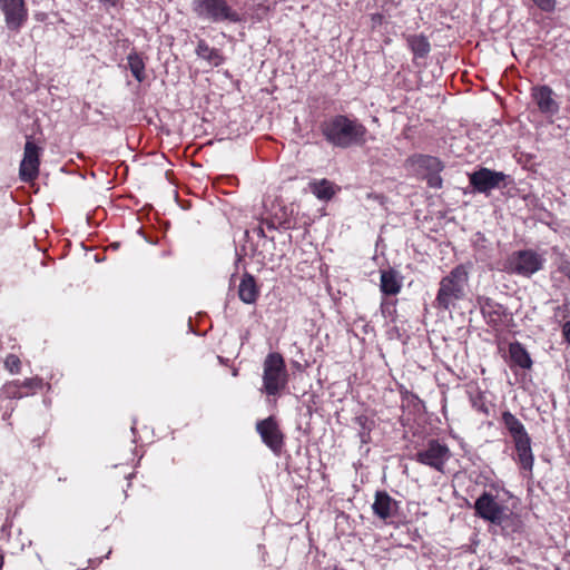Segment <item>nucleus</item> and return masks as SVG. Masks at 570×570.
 Returning a JSON list of instances; mask_svg holds the SVG:
<instances>
[{
	"label": "nucleus",
	"mask_w": 570,
	"mask_h": 570,
	"mask_svg": "<svg viewBox=\"0 0 570 570\" xmlns=\"http://www.w3.org/2000/svg\"><path fill=\"white\" fill-rule=\"evenodd\" d=\"M320 128L325 140L337 148L346 149L366 142V127L345 115H336L323 121Z\"/></svg>",
	"instance_id": "nucleus-1"
},
{
	"label": "nucleus",
	"mask_w": 570,
	"mask_h": 570,
	"mask_svg": "<svg viewBox=\"0 0 570 570\" xmlns=\"http://www.w3.org/2000/svg\"><path fill=\"white\" fill-rule=\"evenodd\" d=\"M471 263L459 264L439 283V289L434 299V307L442 311L456 308L463 301L469 288Z\"/></svg>",
	"instance_id": "nucleus-2"
},
{
	"label": "nucleus",
	"mask_w": 570,
	"mask_h": 570,
	"mask_svg": "<svg viewBox=\"0 0 570 570\" xmlns=\"http://www.w3.org/2000/svg\"><path fill=\"white\" fill-rule=\"evenodd\" d=\"M287 384V371L279 353H269L264 361L263 391L267 395H278Z\"/></svg>",
	"instance_id": "nucleus-3"
},
{
	"label": "nucleus",
	"mask_w": 570,
	"mask_h": 570,
	"mask_svg": "<svg viewBox=\"0 0 570 570\" xmlns=\"http://www.w3.org/2000/svg\"><path fill=\"white\" fill-rule=\"evenodd\" d=\"M544 258L532 249L512 253L505 262L504 271L523 277H531L543 268Z\"/></svg>",
	"instance_id": "nucleus-4"
},
{
	"label": "nucleus",
	"mask_w": 570,
	"mask_h": 570,
	"mask_svg": "<svg viewBox=\"0 0 570 570\" xmlns=\"http://www.w3.org/2000/svg\"><path fill=\"white\" fill-rule=\"evenodd\" d=\"M193 10L198 17L214 22L240 21V16L228 6L226 0H195L193 2Z\"/></svg>",
	"instance_id": "nucleus-5"
},
{
	"label": "nucleus",
	"mask_w": 570,
	"mask_h": 570,
	"mask_svg": "<svg viewBox=\"0 0 570 570\" xmlns=\"http://www.w3.org/2000/svg\"><path fill=\"white\" fill-rule=\"evenodd\" d=\"M474 511L478 517L497 525H501L508 515L505 513L507 508L499 504L489 492H483L475 500Z\"/></svg>",
	"instance_id": "nucleus-6"
},
{
	"label": "nucleus",
	"mask_w": 570,
	"mask_h": 570,
	"mask_svg": "<svg viewBox=\"0 0 570 570\" xmlns=\"http://www.w3.org/2000/svg\"><path fill=\"white\" fill-rule=\"evenodd\" d=\"M450 456V449L445 444H441L438 440H430L426 448L416 452L414 458L417 462L443 472Z\"/></svg>",
	"instance_id": "nucleus-7"
},
{
	"label": "nucleus",
	"mask_w": 570,
	"mask_h": 570,
	"mask_svg": "<svg viewBox=\"0 0 570 570\" xmlns=\"http://www.w3.org/2000/svg\"><path fill=\"white\" fill-rule=\"evenodd\" d=\"M40 150L32 138L28 137L19 169V176L22 181L30 183L37 178L40 165Z\"/></svg>",
	"instance_id": "nucleus-8"
},
{
	"label": "nucleus",
	"mask_w": 570,
	"mask_h": 570,
	"mask_svg": "<svg viewBox=\"0 0 570 570\" xmlns=\"http://www.w3.org/2000/svg\"><path fill=\"white\" fill-rule=\"evenodd\" d=\"M256 431L263 442L274 452L281 453L284 446V433L281 431L274 416L261 420L256 423Z\"/></svg>",
	"instance_id": "nucleus-9"
},
{
	"label": "nucleus",
	"mask_w": 570,
	"mask_h": 570,
	"mask_svg": "<svg viewBox=\"0 0 570 570\" xmlns=\"http://www.w3.org/2000/svg\"><path fill=\"white\" fill-rule=\"evenodd\" d=\"M505 175L501 171H493L489 168H481L470 175V184L479 193H489L499 188L504 181Z\"/></svg>",
	"instance_id": "nucleus-10"
},
{
	"label": "nucleus",
	"mask_w": 570,
	"mask_h": 570,
	"mask_svg": "<svg viewBox=\"0 0 570 570\" xmlns=\"http://www.w3.org/2000/svg\"><path fill=\"white\" fill-rule=\"evenodd\" d=\"M0 9L4 13L7 27L19 30L27 20L28 13L23 0H0Z\"/></svg>",
	"instance_id": "nucleus-11"
},
{
	"label": "nucleus",
	"mask_w": 570,
	"mask_h": 570,
	"mask_svg": "<svg viewBox=\"0 0 570 570\" xmlns=\"http://www.w3.org/2000/svg\"><path fill=\"white\" fill-rule=\"evenodd\" d=\"M372 509L375 515L382 520L392 517L397 510V502L393 500L385 491H377Z\"/></svg>",
	"instance_id": "nucleus-12"
},
{
	"label": "nucleus",
	"mask_w": 570,
	"mask_h": 570,
	"mask_svg": "<svg viewBox=\"0 0 570 570\" xmlns=\"http://www.w3.org/2000/svg\"><path fill=\"white\" fill-rule=\"evenodd\" d=\"M552 90L548 86L533 88L532 97L538 108L543 114H556L559 109L558 104L552 98Z\"/></svg>",
	"instance_id": "nucleus-13"
},
{
	"label": "nucleus",
	"mask_w": 570,
	"mask_h": 570,
	"mask_svg": "<svg viewBox=\"0 0 570 570\" xmlns=\"http://www.w3.org/2000/svg\"><path fill=\"white\" fill-rule=\"evenodd\" d=\"M409 160L416 167L417 174L422 177H424V174L442 171L444 168L439 158L430 155H414Z\"/></svg>",
	"instance_id": "nucleus-14"
},
{
	"label": "nucleus",
	"mask_w": 570,
	"mask_h": 570,
	"mask_svg": "<svg viewBox=\"0 0 570 570\" xmlns=\"http://www.w3.org/2000/svg\"><path fill=\"white\" fill-rule=\"evenodd\" d=\"M259 291L255 277L245 273L238 286V296L246 304H253L258 297Z\"/></svg>",
	"instance_id": "nucleus-15"
},
{
	"label": "nucleus",
	"mask_w": 570,
	"mask_h": 570,
	"mask_svg": "<svg viewBox=\"0 0 570 570\" xmlns=\"http://www.w3.org/2000/svg\"><path fill=\"white\" fill-rule=\"evenodd\" d=\"M514 446L521 468L527 471H532L534 458L532 454L530 436L514 441Z\"/></svg>",
	"instance_id": "nucleus-16"
},
{
	"label": "nucleus",
	"mask_w": 570,
	"mask_h": 570,
	"mask_svg": "<svg viewBox=\"0 0 570 570\" xmlns=\"http://www.w3.org/2000/svg\"><path fill=\"white\" fill-rule=\"evenodd\" d=\"M502 423L511 435L513 442L529 436L522 422L510 411H504L501 415Z\"/></svg>",
	"instance_id": "nucleus-17"
},
{
	"label": "nucleus",
	"mask_w": 570,
	"mask_h": 570,
	"mask_svg": "<svg viewBox=\"0 0 570 570\" xmlns=\"http://www.w3.org/2000/svg\"><path fill=\"white\" fill-rule=\"evenodd\" d=\"M381 291L385 295H396L401 291V282L394 269L381 272Z\"/></svg>",
	"instance_id": "nucleus-18"
},
{
	"label": "nucleus",
	"mask_w": 570,
	"mask_h": 570,
	"mask_svg": "<svg viewBox=\"0 0 570 570\" xmlns=\"http://www.w3.org/2000/svg\"><path fill=\"white\" fill-rule=\"evenodd\" d=\"M509 354L513 364L520 366L521 368H531L532 360L521 343H511L509 346Z\"/></svg>",
	"instance_id": "nucleus-19"
},
{
	"label": "nucleus",
	"mask_w": 570,
	"mask_h": 570,
	"mask_svg": "<svg viewBox=\"0 0 570 570\" xmlns=\"http://www.w3.org/2000/svg\"><path fill=\"white\" fill-rule=\"evenodd\" d=\"M406 40L415 58H425L429 55L431 46L425 36L412 35Z\"/></svg>",
	"instance_id": "nucleus-20"
},
{
	"label": "nucleus",
	"mask_w": 570,
	"mask_h": 570,
	"mask_svg": "<svg viewBox=\"0 0 570 570\" xmlns=\"http://www.w3.org/2000/svg\"><path fill=\"white\" fill-rule=\"evenodd\" d=\"M309 189L321 200H330L335 195L334 184L327 179L309 183Z\"/></svg>",
	"instance_id": "nucleus-21"
},
{
	"label": "nucleus",
	"mask_w": 570,
	"mask_h": 570,
	"mask_svg": "<svg viewBox=\"0 0 570 570\" xmlns=\"http://www.w3.org/2000/svg\"><path fill=\"white\" fill-rule=\"evenodd\" d=\"M127 62H128V68L130 69L135 79L138 82H142L146 78V75H145V62H144L140 53H138L136 50H132L127 56Z\"/></svg>",
	"instance_id": "nucleus-22"
},
{
	"label": "nucleus",
	"mask_w": 570,
	"mask_h": 570,
	"mask_svg": "<svg viewBox=\"0 0 570 570\" xmlns=\"http://www.w3.org/2000/svg\"><path fill=\"white\" fill-rule=\"evenodd\" d=\"M478 304L480 305L481 312L484 316H489L494 320L493 316L501 318L503 315V306L490 297H478Z\"/></svg>",
	"instance_id": "nucleus-23"
},
{
	"label": "nucleus",
	"mask_w": 570,
	"mask_h": 570,
	"mask_svg": "<svg viewBox=\"0 0 570 570\" xmlns=\"http://www.w3.org/2000/svg\"><path fill=\"white\" fill-rule=\"evenodd\" d=\"M196 53L198 55V57L209 62H214L215 65H218L222 60L218 50L215 48H210L205 40H199L196 48Z\"/></svg>",
	"instance_id": "nucleus-24"
},
{
	"label": "nucleus",
	"mask_w": 570,
	"mask_h": 570,
	"mask_svg": "<svg viewBox=\"0 0 570 570\" xmlns=\"http://www.w3.org/2000/svg\"><path fill=\"white\" fill-rule=\"evenodd\" d=\"M354 422L360 426V439L362 443L370 441V432L374 425V422L366 415H358L354 419Z\"/></svg>",
	"instance_id": "nucleus-25"
},
{
	"label": "nucleus",
	"mask_w": 570,
	"mask_h": 570,
	"mask_svg": "<svg viewBox=\"0 0 570 570\" xmlns=\"http://www.w3.org/2000/svg\"><path fill=\"white\" fill-rule=\"evenodd\" d=\"M441 171H435L431 174H424V179L426 180L429 187L431 188H441L442 187V178L440 176Z\"/></svg>",
	"instance_id": "nucleus-26"
},
{
	"label": "nucleus",
	"mask_w": 570,
	"mask_h": 570,
	"mask_svg": "<svg viewBox=\"0 0 570 570\" xmlns=\"http://www.w3.org/2000/svg\"><path fill=\"white\" fill-rule=\"evenodd\" d=\"M4 366L11 373H17L20 368V360L17 355L10 354L6 357Z\"/></svg>",
	"instance_id": "nucleus-27"
},
{
	"label": "nucleus",
	"mask_w": 570,
	"mask_h": 570,
	"mask_svg": "<svg viewBox=\"0 0 570 570\" xmlns=\"http://www.w3.org/2000/svg\"><path fill=\"white\" fill-rule=\"evenodd\" d=\"M542 11L550 12L556 7V0H532Z\"/></svg>",
	"instance_id": "nucleus-28"
},
{
	"label": "nucleus",
	"mask_w": 570,
	"mask_h": 570,
	"mask_svg": "<svg viewBox=\"0 0 570 570\" xmlns=\"http://www.w3.org/2000/svg\"><path fill=\"white\" fill-rule=\"evenodd\" d=\"M24 386L30 389H39L42 385L41 379L33 377V379H27L23 383Z\"/></svg>",
	"instance_id": "nucleus-29"
},
{
	"label": "nucleus",
	"mask_w": 570,
	"mask_h": 570,
	"mask_svg": "<svg viewBox=\"0 0 570 570\" xmlns=\"http://www.w3.org/2000/svg\"><path fill=\"white\" fill-rule=\"evenodd\" d=\"M559 272L570 279V262L563 261L558 267Z\"/></svg>",
	"instance_id": "nucleus-30"
},
{
	"label": "nucleus",
	"mask_w": 570,
	"mask_h": 570,
	"mask_svg": "<svg viewBox=\"0 0 570 570\" xmlns=\"http://www.w3.org/2000/svg\"><path fill=\"white\" fill-rule=\"evenodd\" d=\"M562 333L566 337V341L570 344V321H568L562 328Z\"/></svg>",
	"instance_id": "nucleus-31"
},
{
	"label": "nucleus",
	"mask_w": 570,
	"mask_h": 570,
	"mask_svg": "<svg viewBox=\"0 0 570 570\" xmlns=\"http://www.w3.org/2000/svg\"><path fill=\"white\" fill-rule=\"evenodd\" d=\"M254 232L257 234V236L265 237V232L262 226H258L257 228H255Z\"/></svg>",
	"instance_id": "nucleus-32"
},
{
	"label": "nucleus",
	"mask_w": 570,
	"mask_h": 570,
	"mask_svg": "<svg viewBox=\"0 0 570 570\" xmlns=\"http://www.w3.org/2000/svg\"><path fill=\"white\" fill-rule=\"evenodd\" d=\"M367 196H368L370 198L372 197V198H374V199H382V198H383V196H382V195H373V194H368Z\"/></svg>",
	"instance_id": "nucleus-33"
}]
</instances>
